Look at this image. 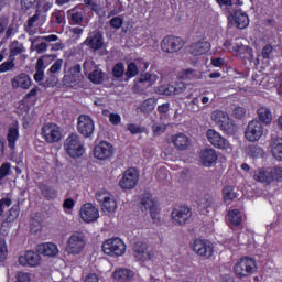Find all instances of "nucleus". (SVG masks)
I'll return each mask as SVG.
<instances>
[{"mask_svg":"<svg viewBox=\"0 0 282 282\" xmlns=\"http://www.w3.org/2000/svg\"><path fill=\"white\" fill-rule=\"evenodd\" d=\"M173 85H162L156 89V93L160 96H173Z\"/></svg>","mask_w":282,"mask_h":282,"instance_id":"obj_51","label":"nucleus"},{"mask_svg":"<svg viewBox=\"0 0 282 282\" xmlns=\"http://www.w3.org/2000/svg\"><path fill=\"white\" fill-rule=\"evenodd\" d=\"M18 263L23 267L30 265V268H36L41 263V256L37 251H26L24 256L19 257Z\"/></svg>","mask_w":282,"mask_h":282,"instance_id":"obj_20","label":"nucleus"},{"mask_svg":"<svg viewBox=\"0 0 282 282\" xmlns=\"http://www.w3.org/2000/svg\"><path fill=\"white\" fill-rule=\"evenodd\" d=\"M17 282H30V273L18 272Z\"/></svg>","mask_w":282,"mask_h":282,"instance_id":"obj_64","label":"nucleus"},{"mask_svg":"<svg viewBox=\"0 0 282 282\" xmlns=\"http://www.w3.org/2000/svg\"><path fill=\"white\" fill-rule=\"evenodd\" d=\"M139 72L140 70H139L135 62H132V63L128 64L127 70H126L127 79L134 78V76H138Z\"/></svg>","mask_w":282,"mask_h":282,"instance_id":"obj_47","label":"nucleus"},{"mask_svg":"<svg viewBox=\"0 0 282 282\" xmlns=\"http://www.w3.org/2000/svg\"><path fill=\"white\" fill-rule=\"evenodd\" d=\"M232 116L234 118H236L237 120H243V118H246V108L241 107V106H236L232 109Z\"/></svg>","mask_w":282,"mask_h":282,"instance_id":"obj_54","label":"nucleus"},{"mask_svg":"<svg viewBox=\"0 0 282 282\" xmlns=\"http://www.w3.org/2000/svg\"><path fill=\"white\" fill-rule=\"evenodd\" d=\"M90 83H94L95 85H100L105 80V74L100 69L93 70L88 76Z\"/></svg>","mask_w":282,"mask_h":282,"instance_id":"obj_41","label":"nucleus"},{"mask_svg":"<svg viewBox=\"0 0 282 282\" xmlns=\"http://www.w3.org/2000/svg\"><path fill=\"white\" fill-rule=\"evenodd\" d=\"M11 85L13 89H30L32 86V79L30 76L25 73H21L20 75L15 76L13 79H11Z\"/></svg>","mask_w":282,"mask_h":282,"instance_id":"obj_23","label":"nucleus"},{"mask_svg":"<svg viewBox=\"0 0 282 282\" xmlns=\"http://www.w3.org/2000/svg\"><path fill=\"white\" fill-rule=\"evenodd\" d=\"M259 122L270 124L272 122V111L267 107H261L257 110Z\"/></svg>","mask_w":282,"mask_h":282,"instance_id":"obj_33","label":"nucleus"},{"mask_svg":"<svg viewBox=\"0 0 282 282\" xmlns=\"http://www.w3.org/2000/svg\"><path fill=\"white\" fill-rule=\"evenodd\" d=\"M94 119L87 115H80L77 121V131L83 138H91L94 135Z\"/></svg>","mask_w":282,"mask_h":282,"instance_id":"obj_11","label":"nucleus"},{"mask_svg":"<svg viewBox=\"0 0 282 282\" xmlns=\"http://www.w3.org/2000/svg\"><path fill=\"white\" fill-rule=\"evenodd\" d=\"M133 276H135V273L127 268L116 269L112 273V279L119 282L133 281Z\"/></svg>","mask_w":282,"mask_h":282,"instance_id":"obj_27","label":"nucleus"},{"mask_svg":"<svg viewBox=\"0 0 282 282\" xmlns=\"http://www.w3.org/2000/svg\"><path fill=\"white\" fill-rule=\"evenodd\" d=\"M20 208L19 205H14L10 210L9 215L7 216L6 220L2 221V228L10 226L12 221H14L19 217Z\"/></svg>","mask_w":282,"mask_h":282,"instance_id":"obj_37","label":"nucleus"},{"mask_svg":"<svg viewBox=\"0 0 282 282\" xmlns=\"http://www.w3.org/2000/svg\"><path fill=\"white\" fill-rule=\"evenodd\" d=\"M124 23V20L120 17H113L110 21H109V25L110 28H112L113 30H120V28H122Z\"/></svg>","mask_w":282,"mask_h":282,"instance_id":"obj_55","label":"nucleus"},{"mask_svg":"<svg viewBox=\"0 0 282 282\" xmlns=\"http://www.w3.org/2000/svg\"><path fill=\"white\" fill-rule=\"evenodd\" d=\"M34 3H36V0H20V6L24 12L33 8Z\"/></svg>","mask_w":282,"mask_h":282,"instance_id":"obj_61","label":"nucleus"},{"mask_svg":"<svg viewBox=\"0 0 282 282\" xmlns=\"http://www.w3.org/2000/svg\"><path fill=\"white\" fill-rule=\"evenodd\" d=\"M227 220L235 228H239V226H241V221H242L241 212H239V209L229 210L228 215H227Z\"/></svg>","mask_w":282,"mask_h":282,"instance_id":"obj_32","label":"nucleus"},{"mask_svg":"<svg viewBox=\"0 0 282 282\" xmlns=\"http://www.w3.org/2000/svg\"><path fill=\"white\" fill-rule=\"evenodd\" d=\"M171 142L178 151H186V149H188V144H191L188 137H186L184 133L172 135Z\"/></svg>","mask_w":282,"mask_h":282,"instance_id":"obj_28","label":"nucleus"},{"mask_svg":"<svg viewBox=\"0 0 282 282\" xmlns=\"http://www.w3.org/2000/svg\"><path fill=\"white\" fill-rule=\"evenodd\" d=\"M184 91H186V84L180 82L173 86V96H180V94H184Z\"/></svg>","mask_w":282,"mask_h":282,"instance_id":"obj_59","label":"nucleus"},{"mask_svg":"<svg viewBox=\"0 0 282 282\" xmlns=\"http://www.w3.org/2000/svg\"><path fill=\"white\" fill-rule=\"evenodd\" d=\"M141 210H149L150 217H152L153 221L158 219V200L153 198L151 193H145L141 197Z\"/></svg>","mask_w":282,"mask_h":282,"instance_id":"obj_15","label":"nucleus"},{"mask_svg":"<svg viewBox=\"0 0 282 282\" xmlns=\"http://www.w3.org/2000/svg\"><path fill=\"white\" fill-rule=\"evenodd\" d=\"M127 130L130 131L132 135H138L140 133H144L147 131V128L138 126L135 123H129L127 126Z\"/></svg>","mask_w":282,"mask_h":282,"instance_id":"obj_49","label":"nucleus"},{"mask_svg":"<svg viewBox=\"0 0 282 282\" xmlns=\"http://www.w3.org/2000/svg\"><path fill=\"white\" fill-rule=\"evenodd\" d=\"M207 52H210V44L206 41L194 42L189 46V53L192 56H202L207 54Z\"/></svg>","mask_w":282,"mask_h":282,"instance_id":"obj_26","label":"nucleus"},{"mask_svg":"<svg viewBox=\"0 0 282 282\" xmlns=\"http://www.w3.org/2000/svg\"><path fill=\"white\" fill-rule=\"evenodd\" d=\"M39 254H43L44 257H56L58 254V247L52 242L40 243L35 248Z\"/></svg>","mask_w":282,"mask_h":282,"instance_id":"obj_24","label":"nucleus"},{"mask_svg":"<svg viewBox=\"0 0 282 282\" xmlns=\"http://www.w3.org/2000/svg\"><path fill=\"white\" fill-rule=\"evenodd\" d=\"M68 19L70 21V25H80L85 19V12L78 11V9H70L68 12Z\"/></svg>","mask_w":282,"mask_h":282,"instance_id":"obj_31","label":"nucleus"},{"mask_svg":"<svg viewBox=\"0 0 282 282\" xmlns=\"http://www.w3.org/2000/svg\"><path fill=\"white\" fill-rule=\"evenodd\" d=\"M61 67H63V59H57L48 69V74H57L61 72Z\"/></svg>","mask_w":282,"mask_h":282,"instance_id":"obj_60","label":"nucleus"},{"mask_svg":"<svg viewBox=\"0 0 282 282\" xmlns=\"http://www.w3.org/2000/svg\"><path fill=\"white\" fill-rule=\"evenodd\" d=\"M229 25H235L238 30H246L250 25L248 14L241 10V8H235L229 11L228 17Z\"/></svg>","mask_w":282,"mask_h":282,"instance_id":"obj_7","label":"nucleus"},{"mask_svg":"<svg viewBox=\"0 0 282 282\" xmlns=\"http://www.w3.org/2000/svg\"><path fill=\"white\" fill-rule=\"evenodd\" d=\"M52 25H65V12L55 11L51 15Z\"/></svg>","mask_w":282,"mask_h":282,"instance_id":"obj_43","label":"nucleus"},{"mask_svg":"<svg viewBox=\"0 0 282 282\" xmlns=\"http://www.w3.org/2000/svg\"><path fill=\"white\" fill-rule=\"evenodd\" d=\"M251 173L256 182H261L262 184H272L274 180H278L279 173H281V167H269L267 170L257 169Z\"/></svg>","mask_w":282,"mask_h":282,"instance_id":"obj_4","label":"nucleus"},{"mask_svg":"<svg viewBox=\"0 0 282 282\" xmlns=\"http://www.w3.org/2000/svg\"><path fill=\"white\" fill-rule=\"evenodd\" d=\"M138 182H140V174L135 169L130 167L123 173L122 178L119 181V186L123 191H131L138 186Z\"/></svg>","mask_w":282,"mask_h":282,"instance_id":"obj_9","label":"nucleus"},{"mask_svg":"<svg viewBox=\"0 0 282 282\" xmlns=\"http://www.w3.org/2000/svg\"><path fill=\"white\" fill-rule=\"evenodd\" d=\"M55 41H58V35L37 36L31 41L30 51L36 52L37 54H45L47 47H50L47 43H54Z\"/></svg>","mask_w":282,"mask_h":282,"instance_id":"obj_8","label":"nucleus"},{"mask_svg":"<svg viewBox=\"0 0 282 282\" xmlns=\"http://www.w3.org/2000/svg\"><path fill=\"white\" fill-rule=\"evenodd\" d=\"M263 123L259 120H251L245 130V138L248 142H259L263 138Z\"/></svg>","mask_w":282,"mask_h":282,"instance_id":"obj_6","label":"nucleus"},{"mask_svg":"<svg viewBox=\"0 0 282 282\" xmlns=\"http://www.w3.org/2000/svg\"><path fill=\"white\" fill-rule=\"evenodd\" d=\"M208 142L216 149H228V140H226L219 132L209 129L207 131Z\"/></svg>","mask_w":282,"mask_h":282,"instance_id":"obj_21","label":"nucleus"},{"mask_svg":"<svg viewBox=\"0 0 282 282\" xmlns=\"http://www.w3.org/2000/svg\"><path fill=\"white\" fill-rule=\"evenodd\" d=\"M155 98H149L144 100L140 107L142 113H151L155 109Z\"/></svg>","mask_w":282,"mask_h":282,"instance_id":"obj_44","label":"nucleus"},{"mask_svg":"<svg viewBox=\"0 0 282 282\" xmlns=\"http://www.w3.org/2000/svg\"><path fill=\"white\" fill-rule=\"evenodd\" d=\"M203 166L210 167L217 162V152L214 149H204L199 153Z\"/></svg>","mask_w":282,"mask_h":282,"instance_id":"obj_25","label":"nucleus"},{"mask_svg":"<svg viewBox=\"0 0 282 282\" xmlns=\"http://www.w3.org/2000/svg\"><path fill=\"white\" fill-rule=\"evenodd\" d=\"M112 75L115 78H122V76H126L124 63H117L112 68Z\"/></svg>","mask_w":282,"mask_h":282,"instance_id":"obj_48","label":"nucleus"},{"mask_svg":"<svg viewBox=\"0 0 282 282\" xmlns=\"http://www.w3.org/2000/svg\"><path fill=\"white\" fill-rule=\"evenodd\" d=\"M223 199L224 202H234L237 199V192L232 186H226L223 188Z\"/></svg>","mask_w":282,"mask_h":282,"instance_id":"obj_42","label":"nucleus"},{"mask_svg":"<svg viewBox=\"0 0 282 282\" xmlns=\"http://www.w3.org/2000/svg\"><path fill=\"white\" fill-rule=\"evenodd\" d=\"M94 156L97 160H109L113 156V145L107 141L99 142L94 148Z\"/></svg>","mask_w":282,"mask_h":282,"instance_id":"obj_18","label":"nucleus"},{"mask_svg":"<svg viewBox=\"0 0 282 282\" xmlns=\"http://www.w3.org/2000/svg\"><path fill=\"white\" fill-rule=\"evenodd\" d=\"M8 145L11 149H14L17 140H19V126L11 127L7 134Z\"/></svg>","mask_w":282,"mask_h":282,"instance_id":"obj_34","label":"nucleus"},{"mask_svg":"<svg viewBox=\"0 0 282 282\" xmlns=\"http://www.w3.org/2000/svg\"><path fill=\"white\" fill-rule=\"evenodd\" d=\"M118 208V204L116 199L111 195H109L104 204H101V210H107V213H113Z\"/></svg>","mask_w":282,"mask_h":282,"instance_id":"obj_40","label":"nucleus"},{"mask_svg":"<svg viewBox=\"0 0 282 282\" xmlns=\"http://www.w3.org/2000/svg\"><path fill=\"white\" fill-rule=\"evenodd\" d=\"M10 206H12L11 198L7 197V198L0 199V217H2L3 210H6V208H10Z\"/></svg>","mask_w":282,"mask_h":282,"instance_id":"obj_58","label":"nucleus"},{"mask_svg":"<svg viewBox=\"0 0 282 282\" xmlns=\"http://www.w3.org/2000/svg\"><path fill=\"white\" fill-rule=\"evenodd\" d=\"M271 153L275 160L282 162V138H273L271 140Z\"/></svg>","mask_w":282,"mask_h":282,"instance_id":"obj_30","label":"nucleus"},{"mask_svg":"<svg viewBox=\"0 0 282 282\" xmlns=\"http://www.w3.org/2000/svg\"><path fill=\"white\" fill-rule=\"evenodd\" d=\"M192 248L198 257H204L205 259L213 257V242L208 240L196 239Z\"/></svg>","mask_w":282,"mask_h":282,"instance_id":"obj_16","label":"nucleus"},{"mask_svg":"<svg viewBox=\"0 0 282 282\" xmlns=\"http://www.w3.org/2000/svg\"><path fill=\"white\" fill-rule=\"evenodd\" d=\"M213 204H215V198H213V195L210 194L205 195L202 200L203 208L205 209L212 208Z\"/></svg>","mask_w":282,"mask_h":282,"instance_id":"obj_56","label":"nucleus"},{"mask_svg":"<svg viewBox=\"0 0 282 282\" xmlns=\"http://www.w3.org/2000/svg\"><path fill=\"white\" fill-rule=\"evenodd\" d=\"M158 80V75L145 73L140 75L138 83H147L148 87H151Z\"/></svg>","mask_w":282,"mask_h":282,"instance_id":"obj_45","label":"nucleus"},{"mask_svg":"<svg viewBox=\"0 0 282 282\" xmlns=\"http://www.w3.org/2000/svg\"><path fill=\"white\" fill-rule=\"evenodd\" d=\"M152 131L154 135H162L166 131V126L164 123H154L152 126Z\"/></svg>","mask_w":282,"mask_h":282,"instance_id":"obj_57","label":"nucleus"},{"mask_svg":"<svg viewBox=\"0 0 282 282\" xmlns=\"http://www.w3.org/2000/svg\"><path fill=\"white\" fill-rule=\"evenodd\" d=\"M101 250L109 257H122L127 252V245L120 238H110L102 243Z\"/></svg>","mask_w":282,"mask_h":282,"instance_id":"obj_3","label":"nucleus"},{"mask_svg":"<svg viewBox=\"0 0 282 282\" xmlns=\"http://www.w3.org/2000/svg\"><path fill=\"white\" fill-rule=\"evenodd\" d=\"M234 272L237 279H246V276H251L257 272V261L249 257H243L234 267Z\"/></svg>","mask_w":282,"mask_h":282,"instance_id":"obj_2","label":"nucleus"},{"mask_svg":"<svg viewBox=\"0 0 282 282\" xmlns=\"http://www.w3.org/2000/svg\"><path fill=\"white\" fill-rule=\"evenodd\" d=\"M9 52H10L9 57L14 58V56H19L23 54V52H25V46H23V44H21L19 41L14 40L9 45Z\"/></svg>","mask_w":282,"mask_h":282,"instance_id":"obj_35","label":"nucleus"},{"mask_svg":"<svg viewBox=\"0 0 282 282\" xmlns=\"http://www.w3.org/2000/svg\"><path fill=\"white\" fill-rule=\"evenodd\" d=\"M39 189L41 191L43 197L51 202V199H56L58 197V191L45 183H39Z\"/></svg>","mask_w":282,"mask_h":282,"instance_id":"obj_29","label":"nucleus"},{"mask_svg":"<svg viewBox=\"0 0 282 282\" xmlns=\"http://www.w3.org/2000/svg\"><path fill=\"white\" fill-rule=\"evenodd\" d=\"M219 129L224 131L227 135H235L239 131V127L230 119H227L224 123L220 124Z\"/></svg>","mask_w":282,"mask_h":282,"instance_id":"obj_36","label":"nucleus"},{"mask_svg":"<svg viewBox=\"0 0 282 282\" xmlns=\"http://www.w3.org/2000/svg\"><path fill=\"white\" fill-rule=\"evenodd\" d=\"M80 80H83V73L79 64L70 67L67 74L63 77V83L66 87H74V85H78Z\"/></svg>","mask_w":282,"mask_h":282,"instance_id":"obj_17","label":"nucleus"},{"mask_svg":"<svg viewBox=\"0 0 282 282\" xmlns=\"http://www.w3.org/2000/svg\"><path fill=\"white\" fill-rule=\"evenodd\" d=\"M174 224L178 226H185L186 221L193 217V212L188 206H177L171 213Z\"/></svg>","mask_w":282,"mask_h":282,"instance_id":"obj_14","label":"nucleus"},{"mask_svg":"<svg viewBox=\"0 0 282 282\" xmlns=\"http://www.w3.org/2000/svg\"><path fill=\"white\" fill-rule=\"evenodd\" d=\"M14 69V58L9 56V59L0 65V74L12 72Z\"/></svg>","mask_w":282,"mask_h":282,"instance_id":"obj_52","label":"nucleus"},{"mask_svg":"<svg viewBox=\"0 0 282 282\" xmlns=\"http://www.w3.org/2000/svg\"><path fill=\"white\" fill-rule=\"evenodd\" d=\"M39 19H41V10H36L33 17H30L28 20V28H32L34 25V23H36V21H39Z\"/></svg>","mask_w":282,"mask_h":282,"instance_id":"obj_63","label":"nucleus"},{"mask_svg":"<svg viewBox=\"0 0 282 282\" xmlns=\"http://www.w3.org/2000/svg\"><path fill=\"white\" fill-rule=\"evenodd\" d=\"M42 135L48 144H54V142H59L61 138H63V133L61 132V127L55 123H46L42 127Z\"/></svg>","mask_w":282,"mask_h":282,"instance_id":"obj_10","label":"nucleus"},{"mask_svg":"<svg viewBox=\"0 0 282 282\" xmlns=\"http://www.w3.org/2000/svg\"><path fill=\"white\" fill-rule=\"evenodd\" d=\"M247 153L250 155V158H263L264 151L263 148H261L258 144H250L247 147Z\"/></svg>","mask_w":282,"mask_h":282,"instance_id":"obj_38","label":"nucleus"},{"mask_svg":"<svg viewBox=\"0 0 282 282\" xmlns=\"http://www.w3.org/2000/svg\"><path fill=\"white\" fill-rule=\"evenodd\" d=\"M84 45L89 47L93 52H98V50H102L105 47V36H102V32L95 30L90 32L87 39L84 41Z\"/></svg>","mask_w":282,"mask_h":282,"instance_id":"obj_13","label":"nucleus"},{"mask_svg":"<svg viewBox=\"0 0 282 282\" xmlns=\"http://www.w3.org/2000/svg\"><path fill=\"white\" fill-rule=\"evenodd\" d=\"M228 119H229L228 113H226L221 110H216L212 113V120H213V122L218 124V127H221V124H224L225 121Z\"/></svg>","mask_w":282,"mask_h":282,"instance_id":"obj_39","label":"nucleus"},{"mask_svg":"<svg viewBox=\"0 0 282 282\" xmlns=\"http://www.w3.org/2000/svg\"><path fill=\"white\" fill-rule=\"evenodd\" d=\"M183 78L184 80H197V78H199V74H197V70L193 68H187L183 70Z\"/></svg>","mask_w":282,"mask_h":282,"instance_id":"obj_50","label":"nucleus"},{"mask_svg":"<svg viewBox=\"0 0 282 282\" xmlns=\"http://www.w3.org/2000/svg\"><path fill=\"white\" fill-rule=\"evenodd\" d=\"M64 149L69 158L76 160V158H83V154L85 153V143L80 141V137L78 134L73 133L66 139Z\"/></svg>","mask_w":282,"mask_h":282,"instance_id":"obj_1","label":"nucleus"},{"mask_svg":"<svg viewBox=\"0 0 282 282\" xmlns=\"http://www.w3.org/2000/svg\"><path fill=\"white\" fill-rule=\"evenodd\" d=\"M132 250L137 261H149L151 259V252H149V247L144 242H135Z\"/></svg>","mask_w":282,"mask_h":282,"instance_id":"obj_22","label":"nucleus"},{"mask_svg":"<svg viewBox=\"0 0 282 282\" xmlns=\"http://www.w3.org/2000/svg\"><path fill=\"white\" fill-rule=\"evenodd\" d=\"M216 2L218 6H220V8H224L225 6V8H227V12L235 10L232 0H216Z\"/></svg>","mask_w":282,"mask_h":282,"instance_id":"obj_62","label":"nucleus"},{"mask_svg":"<svg viewBox=\"0 0 282 282\" xmlns=\"http://www.w3.org/2000/svg\"><path fill=\"white\" fill-rule=\"evenodd\" d=\"M8 259V245L4 238H0V262L3 263Z\"/></svg>","mask_w":282,"mask_h":282,"instance_id":"obj_53","label":"nucleus"},{"mask_svg":"<svg viewBox=\"0 0 282 282\" xmlns=\"http://www.w3.org/2000/svg\"><path fill=\"white\" fill-rule=\"evenodd\" d=\"M184 47V42L177 36H165L161 41V50L166 54H175V52H180Z\"/></svg>","mask_w":282,"mask_h":282,"instance_id":"obj_12","label":"nucleus"},{"mask_svg":"<svg viewBox=\"0 0 282 282\" xmlns=\"http://www.w3.org/2000/svg\"><path fill=\"white\" fill-rule=\"evenodd\" d=\"M79 215L86 224H91V221H96V219L100 217L98 208H96L91 203L84 204L80 208Z\"/></svg>","mask_w":282,"mask_h":282,"instance_id":"obj_19","label":"nucleus"},{"mask_svg":"<svg viewBox=\"0 0 282 282\" xmlns=\"http://www.w3.org/2000/svg\"><path fill=\"white\" fill-rule=\"evenodd\" d=\"M231 50L232 52H238V54H242L243 52H247L248 54L252 53V48L243 45L239 40H236V42L231 44Z\"/></svg>","mask_w":282,"mask_h":282,"instance_id":"obj_46","label":"nucleus"},{"mask_svg":"<svg viewBox=\"0 0 282 282\" xmlns=\"http://www.w3.org/2000/svg\"><path fill=\"white\" fill-rule=\"evenodd\" d=\"M85 246H87L85 234L76 231L68 238L66 251L68 254H80Z\"/></svg>","mask_w":282,"mask_h":282,"instance_id":"obj_5","label":"nucleus"}]
</instances>
